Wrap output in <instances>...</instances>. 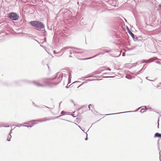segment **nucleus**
I'll list each match as a JSON object with an SVG mask.
<instances>
[{"label": "nucleus", "mask_w": 161, "mask_h": 161, "mask_svg": "<svg viewBox=\"0 0 161 161\" xmlns=\"http://www.w3.org/2000/svg\"><path fill=\"white\" fill-rule=\"evenodd\" d=\"M82 85H80L78 87H77V88H78L79 87Z\"/></svg>", "instance_id": "45"}, {"label": "nucleus", "mask_w": 161, "mask_h": 161, "mask_svg": "<svg viewBox=\"0 0 161 161\" xmlns=\"http://www.w3.org/2000/svg\"><path fill=\"white\" fill-rule=\"evenodd\" d=\"M122 56H125V54H124V53H123V54H122Z\"/></svg>", "instance_id": "49"}, {"label": "nucleus", "mask_w": 161, "mask_h": 161, "mask_svg": "<svg viewBox=\"0 0 161 161\" xmlns=\"http://www.w3.org/2000/svg\"><path fill=\"white\" fill-rule=\"evenodd\" d=\"M130 74H131L132 75H135L136 73H131Z\"/></svg>", "instance_id": "25"}, {"label": "nucleus", "mask_w": 161, "mask_h": 161, "mask_svg": "<svg viewBox=\"0 0 161 161\" xmlns=\"http://www.w3.org/2000/svg\"><path fill=\"white\" fill-rule=\"evenodd\" d=\"M125 77L126 78L129 79H132V78L131 77H129L126 76Z\"/></svg>", "instance_id": "24"}, {"label": "nucleus", "mask_w": 161, "mask_h": 161, "mask_svg": "<svg viewBox=\"0 0 161 161\" xmlns=\"http://www.w3.org/2000/svg\"><path fill=\"white\" fill-rule=\"evenodd\" d=\"M138 64V63H136V64Z\"/></svg>", "instance_id": "54"}, {"label": "nucleus", "mask_w": 161, "mask_h": 161, "mask_svg": "<svg viewBox=\"0 0 161 161\" xmlns=\"http://www.w3.org/2000/svg\"><path fill=\"white\" fill-rule=\"evenodd\" d=\"M11 138V134H9L7 137V140L8 141H10V139Z\"/></svg>", "instance_id": "21"}, {"label": "nucleus", "mask_w": 161, "mask_h": 161, "mask_svg": "<svg viewBox=\"0 0 161 161\" xmlns=\"http://www.w3.org/2000/svg\"><path fill=\"white\" fill-rule=\"evenodd\" d=\"M75 124L76 125H78L77 124H76V123H75Z\"/></svg>", "instance_id": "59"}, {"label": "nucleus", "mask_w": 161, "mask_h": 161, "mask_svg": "<svg viewBox=\"0 0 161 161\" xmlns=\"http://www.w3.org/2000/svg\"><path fill=\"white\" fill-rule=\"evenodd\" d=\"M34 40H35V41H36L37 42H38V43H40L38 42L36 40H35V39H34Z\"/></svg>", "instance_id": "41"}, {"label": "nucleus", "mask_w": 161, "mask_h": 161, "mask_svg": "<svg viewBox=\"0 0 161 161\" xmlns=\"http://www.w3.org/2000/svg\"><path fill=\"white\" fill-rule=\"evenodd\" d=\"M33 120H31V122L32 123V125H31L30 126H28L27 125H23V126L25 127H32L34 125H36L37 123V122H33Z\"/></svg>", "instance_id": "10"}, {"label": "nucleus", "mask_w": 161, "mask_h": 161, "mask_svg": "<svg viewBox=\"0 0 161 161\" xmlns=\"http://www.w3.org/2000/svg\"><path fill=\"white\" fill-rule=\"evenodd\" d=\"M140 108H141V107H140V108H138V109H139Z\"/></svg>", "instance_id": "56"}, {"label": "nucleus", "mask_w": 161, "mask_h": 161, "mask_svg": "<svg viewBox=\"0 0 161 161\" xmlns=\"http://www.w3.org/2000/svg\"><path fill=\"white\" fill-rule=\"evenodd\" d=\"M46 38L45 37L44 39V40L43 42H46Z\"/></svg>", "instance_id": "30"}, {"label": "nucleus", "mask_w": 161, "mask_h": 161, "mask_svg": "<svg viewBox=\"0 0 161 161\" xmlns=\"http://www.w3.org/2000/svg\"><path fill=\"white\" fill-rule=\"evenodd\" d=\"M101 54V53H98L97 54H96V55H94V56H93L92 57L89 58H85L80 59V60H87V59H90L94 58H95V57H97V56H99Z\"/></svg>", "instance_id": "8"}, {"label": "nucleus", "mask_w": 161, "mask_h": 161, "mask_svg": "<svg viewBox=\"0 0 161 161\" xmlns=\"http://www.w3.org/2000/svg\"><path fill=\"white\" fill-rule=\"evenodd\" d=\"M26 35L29 37L31 38H35L36 37V36L30 34H26Z\"/></svg>", "instance_id": "14"}, {"label": "nucleus", "mask_w": 161, "mask_h": 161, "mask_svg": "<svg viewBox=\"0 0 161 161\" xmlns=\"http://www.w3.org/2000/svg\"><path fill=\"white\" fill-rule=\"evenodd\" d=\"M127 30L128 33L132 37H134V36H135L130 31L128 27H127Z\"/></svg>", "instance_id": "11"}, {"label": "nucleus", "mask_w": 161, "mask_h": 161, "mask_svg": "<svg viewBox=\"0 0 161 161\" xmlns=\"http://www.w3.org/2000/svg\"><path fill=\"white\" fill-rule=\"evenodd\" d=\"M157 63L158 64H159V63H160V62L159 61H158L157 62Z\"/></svg>", "instance_id": "46"}, {"label": "nucleus", "mask_w": 161, "mask_h": 161, "mask_svg": "<svg viewBox=\"0 0 161 161\" xmlns=\"http://www.w3.org/2000/svg\"><path fill=\"white\" fill-rule=\"evenodd\" d=\"M69 53H70V54H72V52L71 50H70V51Z\"/></svg>", "instance_id": "37"}, {"label": "nucleus", "mask_w": 161, "mask_h": 161, "mask_svg": "<svg viewBox=\"0 0 161 161\" xmlns=\"http://www.w3.org/2000/svg\"><path fill=\"white\" fill-rule=\"evenodd\" d=\"M88 80H89V81H91V80H90V79H89Z\"/></svg>", "instance_id": "58"}, {"label": "nucleus", "mask_w": 161, "mask_h": 161, "mask_svg": "<svg viewBox=\"0 0 161 161\" xmlns=\"http://www.w3.org/2000/svg\"><path fill=\"white\" fill-rule=\"evenodd\" d=\"M146 78L147 79V80H150V81H153V80H150L148 79V78H147V77H146Z\"/></svg>", "instance_id": "35"}, {"label": "nucleus", "mask_w": 161, "mask_h": 161, "mask_svg": "<svg viewBox=\"0 0 161 161\" xmlns=\"http://www.w3.org/2000/svg\"><path fill=\"white\" fill-rule=\"evenodd\" d=\"M86 138H85V140H87V139H88V138H87V134L86 133Z\"/></svg>", "instance_id": "26"}, {"label": "nucleus", "mask_w": 161, "mask_h": 161, "mask_svg": "<svg viewBox=\"0 0 161 161\" xmlns=\"http://www.w3.org/2000/svg\"><path fill=\"white\" fill-rule=\"evenodd\" d=\"M73 53H83V51L81 50L79 51H73Z\"/></svg>", "instance_id": "16"}, {"label": "nucleus", "mask_w": 161, "mask_h": 161, "mask_svg": "<svg viewBox=\"0 0 161 161\" xmlns=\"http://www.w3.org/2000/svg\"><path fill=\"white\" fill-rule=\"evenodd\" d=\"M22 81V82L24 81V82H27V83H31V82H30L29 81H28V80H19V81H16L15 82V83L16 85H18V84L20 85V83H21V82Z\"/></svg>", "instance_id": "9"}, {"label": "nucleus", "mask_w": 161, "mask_h": 161, "mask_svg": "<svg viewBox=\"0 0 161 161\" xmlns=\"http://www.w3.org/2000/svg\"><path fill=\"white\" fill-rule=\"evenodd\" d=\"M156 58H150L148 60H143L141 61L142 63H148V62H151L153 61L154 60H156Z\"/></svg>", "instance_id": "6"}, {"label": "nucleus", "mask_w": 161, "mask_h": 161, "mask_svg": "<svg viewBox=\"0 0 161 161\" xmlns=\"http://www.w3.org/2000/svg\"><path fill=\"white\" fill-rule=\"evenodd\" d=\"M115 4V2H114L113 3H112V6H114Z\"/></svg>", "instance_id": "27"}, {"label": "nucleus", "mask_w": 161, "mask_h": 161, "mask_svg": "<svg viewBox=\"0 0 161 161\" xmlns=\"http://www.w3.org/2000/svg\"><path fill=\"white\" fill-rule=\"evenodd\" d=\"M68 76L69 77V80L71 78V74L69 71L65 69L63 71L62 73L59 72L56 74L55 76L53 78H52L51 80H55L54 83L55 85H56L60 82L63 77L66 78Z\"/></svg>", "instance_id": "1"}, {"label": "nucleus", "mask_w": 161, "mask_h": 161, "mask_svg": "<svg viewBox=\"0 0 161 161\" xmlns=\"http://www.w3.org/2000/svg\"><path fill=\"white\" fill-rule=\"evenodd\" d=\"M54 53H56L55 51H53Z\"/></svg>", "instance_id": "48"}, {"label": "nucleus", "mask_w": 161, "mask_h": 161, "mask_svg": "<svg viewBox=\"0 0 161 161\" xmlns=\"http://www.w3.org/2000/svg\"><path fill=\"white\" fill-rule=\"evenodd\" d=\"M128 111L125 112H120V113H113V114H106V115H114V114H121V113H124L130 112H135V111Z\"/></svg>", "instance_id": "12"}, {"label": "nucleus", "mask_w": 161, "mask_h": 161, "mask_svg": "<svg viewBox=\"0 0 161 161\" xmlns=\"http://www.w3.org/2000/svg\"><path fill=\"white\" fill-rule=\"evenodd\" d=\"M46 107L47 108H49V107H47V106H46Z\"/></svg>", "instance_id": "51"}, {"label": "nucleus", "mask_w": 161, "mask_h": 161, "mask_svg": "<svg viewBox=\"0 0 161 161\" xmlns=\"http://www.w3.org/2000/svg\"><path fill=\"white\" fill-rule=\"evenodd\" d=\"M106 78H111V77H113V76H107L106 77Z\"/></svg>", "instance_id": "33"}, {"label": "nucleus", "mask_w": 161, "mask_h": 161, "mask_svg": "<svg viewBox=\"0 0 161 161\" xmlns=\"http://www.w3.org/2000/svg\"><path fill=\"white\" fill-rule=\"evenodd\" d=\"M19 16L14 12H11L8 13L7 17L11 20L16 21L18 20L19 18Z\"/></svg>", "instance_id": "4"}, {"label": "nucleus", "mask_w": 161, "mask_h": 161, "mask_svg": "<svg viewBox=\"0 0 161 161\" xmlns=\"http://www.w3.org/2000/svg\"><path fill=\"white\" fill-rule=\"evenodd\" d=\"M60 103H59V107H60Z\"/></svg>", "instance_id": "53"}, {"label": "nucleus", "mask_w": 161, "mask_h": 161, "mask_svg": "<svg viewBox=\"0 0 161 161\" xmlns=\"http://www.w3.org/2000/svg\"><path fill=\"white\" fill-rule=\"evenodd\" d=\"M47 66H48V68H49V66H48V65H47Z\"/></svg>", "instance_id": "60"}, {"label": "nucleus", "mask_w": 161, "mask_h": 161, "mask_svg": "<svg viewBox=\"0 0 161 161\" xmlns=\"http://www.w3.org/2000/svg\"><path fill=\"white\" fill-rule=\"evenodd\" d=\"M27 124V125H29V123L28 122H26L24 124Z\"/></svg>", "instance_id": "36"}, {"label": "nucleus", "mask_w": 161, "mask_h": 161, "mask_svg": "<svg viewBox=\"0 0 161 161\" xmlns=\"http://www.w3.org/2000/svg\"><path fill=\"white\" fill-rule=\"evenodd\" d=\"M90 106H91V104H89V106H88V108H89V110H91V109H90Z\"/></svg>", "instance_id": "29"}, {"label": "nucleus", "mask_w": 161, "mask_h": 161, "mask_svg": "<svg viewBox=\"0 0 161 161\" xmlns=\"http://www.w3.org/2000/svg\"><path fill=\"white\" fill-rule=\"evenodd\" d=\"M35 86L38 87H44L51 83L54 85V82H48L44 79H42L37 81H34L31 82Z\"/></svg>", "instance_id": "2"}, {"label": "nucleus", "mask_w": 161, "mask_h": 161, "mask_svg": "<svg viewBox=\"0 0 161 161\" xmlns=\"http://www.w3.org/2000/svg\"><path fill=\"white\" fill-rule=\"evenodd\" d=\"M66 87L67 88H68V87L67 86H66Z\"/></svg>", "instance_id": "52"}, {"label": "nucleus", "mask_w": 161, "mask_h": 161, "mask_svg": "<svg viewBox=\"0 0 161 161\" xmlns=\"http://www.w3.org/2000/svg\"><path fill=\"white\" fill-rule=\"evenodd\" d=\"M160 152H161V151H160L159 153V159H160V161H161V159H160Z\"/></svg>", "instance_id": "28"}, {"label": "nucleus", "mask_w": 161, "mask_h": 161, "mask_svg": "<svg viewBox=\"0 0 161 161\" xmlns=\"http://www.w3.org/2000/svg\"><path fill=\"white\" fill-rule=\"evenodd\" d=\"M9 127V125H0V127Z\"/></svg>", "instance_id": "23"}, {"label": "nucleus", "mask_w": 161, "mask_h": 161, "mask_svg": "<svg viewBox=\"0 0 161 161\" xmlns=\"http://www.w3.org/2000/svg\"><path fill=\"white\" fill-rule=\"evenodd\" d=\"M30 23L35 29H44L45 28V25L40 21H32L30 22Z\"/></svg>", "instance_id": "3"}, {"label": "nucleus", "mask_w": 161, "mask_h": 161, "mask_svg": "<svg viewBox=\"0 0 161 161\" xmlns=\"http://www.w3.org/2000/svg\"><path fill=\"white\" fill-rule=\"evenodd\" d=\"M71 101L74 104V103L73 101V100H71Z\"/></svg>", "instance_id": "40"}, {"label": "nucleus", "mask_w": 161, "mask_h": 161, "mask_svg": "<svg viewBox=\"0 0 161 161\" xmlns=\"http://www.w3.org/2000/svg\"><path fill=\"white\" fill-rule=\"evenodd\" d=\"M78 127H80L83 131H84V130L80 128V127L79 125H78Z\"/></svg>", "instance_id": "42"}, {"label": "nucleus", "mask_w": 161, "mask_h": 161, "mask_svg": "<svg viewBox=\"0 0 161 161\" xmlns=\"http://www.w3.org/2000/svg\"><path fill=\"white\" fill-rule=\"evenodd\" d=\"M69 48H70V49H78V48H77L73 47H65L64 48H63V49H61V50L62 51H63L65 50H67Z\"/></svg>", "instance_id": "7"}, {"label": "nucleus", "mask_w": 161, "mask_h": 161, "mask_svg": "<svg viewBox=\"0 0 161 161\" xmlns=\"http://www.w3.org/2000/svg\"><path fill=\"white\" fill-rule=\"evenodd\" d=\"M83 107V106H82L81 108H79L78 109V110H80L81 108H82Z\"/></svg>", "instance_id": "39"}, {"label": "nucleus", "mask_w": 161, "mask_h": 161, "mask_svg": "<svg viewBox=\"0 0 161 161\" xmlns=\"http://www.w3.org/2000/svg\"><path fill=\"white\" fill-rule=\"evenodd\" d=\"M62 116V115H59V116H57L55 117H54V118H53L52 117H50L51 118V120H53V119H57V118H58L59 117H61Z\"/></svg>", "instance_id": "19"}, {"label": "nucleus", "mask_w": 161, "mask_h": 161, "mask_svg": "<svg viewBox=\"0 0 161 161\" xmlns=\"http://www.w3.org/2000/svg\"><path fill=\"white\" fill-rule=\"evenodd\" d=\"M88 77H86V78H88Z\"/></svg>", "instance_id": "57"}, {"label": "nucleus", "mask_w": 161, "mask_h": 161, "mask_svg": "<svg viewBox=\"0 0 161 161\" xmlns=\"http://www.w3.org/2000/svg\"><path fill=\"white\" fill-rule=\"evenodd\" d=\"M12 130H13V129H11V130H10V133H9V134H11L12 133Z\"/></svg>", "instance_id": "34"}, {"label": "nucleus", "mask_w": 161, "mask_h": 161, "mask_svg": "<svg viewBox=\"0 0 161 161\" xmlns=\"http://www.w3.org/2000/svg\"><path fill=\"white\" fill-rule=\"evenodd\" d=\"M103 69H101L100 70V72H102L105 70H108L109 71L111 70V69L109 68H104Z\"/></svg>", "instance_id": "17"}, {"label": "nucleus", "mask_w": 161, "mask_h": 161, "mask_svg": "<svg viewBox=\"0 0 161 161\" xmlns=\"http://www.w3.org/2000/svg\"><path fill=\"white\" fill-rule=\"evenodd\" d=\"M51 120V118H44L42 119H40L38 120H33V122H45L47 121L50 120Z\"/></svg>", "instance_id": "5"}, {"label": "nucleus", "mask_w": 161, "mask_h": 161, "mask_svg": "<svg viewBox=\"0 0 161 161\" xmlns=\"http://www.w3.org/2000/svg\"><path fill=\"white\" fill-rule=\"evenodd\" d=\"M137 46H133V47H127V49L128 50H129V51L131 50H134V49H135V48Z\"/></svg>", "instance_id": "15"}, {"label": "nucleus", "mask_w": 161, "mask_h": 161, "mask_svg": "<svg viewBox=\"0 0 161 161\" xmlns=\"http://www.w3.org/2000/svg\"><path fill=\"white\" fill-rule=\"evenodd\" d=\"M72 116L73 117H75V116H74V115H72Z\"/></svg>", "instance_id": "47"}, {"label": "nucleus", "mask_w": 161, "mask_h": 161, "mask_svg": "<svg viewBox=\"0 0 161 161\" xmlns=\"http://www.w3.org/2000/svg\"><path fill=\"white\" fill-rule=\"evenodd\" d=\"M142 69H141L140 71H138L136 73L135 75H137L140 74V72L142 71Z\"/></svg>", "instance_id": "22"}, {"label": "nucleus", "mask_w": 161, "mask_h": 161, "mask_svg": "<svg viewBox=\"0 0 161 161\" xmlns=\"http://www.w3.org/2000/svg\"><path fill=\"white\" fill-rule=\"evenodd\" d=\"M112 1V0H110L109 1V3L110 4H111V2Z\"/></svg>", "instance_id": "38"}, {"label": "nucleus", "mask_w": 161, "mask_h": 161, "mask_svg": "<svg viewBox=\"0 0 161 161\" xmlns=\"http://www.w3.org/2000/svg\"><path fill=\"white\" fill-rule=\"evenodd\" d=\"M159 121V119H158V127H159V123H158Z\"/></svg>", "instance_id": "32"}, {"label": "nucleus", "mask_w": 161, "mask_h": 161, "mask_svg": "<svg viewBox=\"0 0 161 161\" xmlns=\"http://www.w3.org/2000/svg\"><path fill=\"white\" fill-rule=\"evenodd\" d=\"M23 125H17L16 126H18V127H20V126H23Z\"/></svg>", "instance_id": "31"}, {"label": "nucleus", "mask_w": 161, "mask_h": 161, "mask_svg": "<svg viewBox=\"0 0 161 161\" xmlns=\"http://www.w3.org/2000/svg\"><path fill=\"white\" fill-rule=\"evenodd\" d=\"M144 107L145 108H142L141 109V110H140V112L142 113H143L144 112H145V110L146 108V106H144Z\"/></svg>", "instance_id": "20"}, {"label": "nucleus", "mask_w": 161, "mask_h": 161, "mask_svg": "<svg viewBox=\"0 0 161 161\" xmlns=\"http://www.w3.org/2000/svg\"><path fill=\"white\" fill-rule=\"evenodd\" d=\"M69 57H70V58H71V57H72V56H70V55H69Z\"/></svg>", "instance_id": "50"}, {"label": "nucleus", "mask_w": 161, "mask_h": 161, "mask_svg": "<svg viewBox=\"0 0 161 161\" xmlns=\"http://www.w3.org/2000/svg\"><path fill=\"white\" fill-rule=\"evenodd\" d=\"M158 137L161 138V134L159 133H156L155 134L154 137Z\"/></svg>", "instance_id": "13"}, {"label": "nucleus", "mask_w": 161, "mask_h": 161, "mask_svg": "<svg viewBox=\"0 0 161 161\" xmlns=\"http://www.w3.org/2000/svg\"><path fill=\"white\" fill-rule=\"evenodd\" d=\"M158 85H159V86L161 85V82H160Z\"/></svg>", "instance_id": "43"}, {"label": "nucleus", "mask_w": 161, "mask_h": 161, "mask_svg": "<svg viewBox=\"0 0 161 161\" xmlns=\"http://www.w3.org/2000/svg\"><path fill=\"white\" fill-rule=\"evenodd\" d=\"M64 111H62L61 112V114H63V113H64Z\"/></svg>", "instance_id": "44"}, {"label": "nucleus", "mask_w": 161, "mask_h": 161, "mask_svg": "<svg viewBox=\"0 0 161 161\" xmlns=\"http://www.w3.org/2000/svg\"><path fill=\"white\" fill-rule=\"evenodd\" d=\"M132 38L133 39L134 41L135 42L140 41L141 40H140L138 39V38L135 37V36H134V37H132Z\"/></svg>", "instance_id": "18"}, {"label": "nucleus", "mask_w": 161, "mask_h": 161, "mask_svg": "<svg viewBox=\"0 0 161 161\" xmlns=\"http://www.w3.org/2000/svg\"><path fill=\"white\" fill-rule=\"evenodd\" d=\"M53 108H54V107L53 108H51V109H53Z\"/></svg>", "instance_id": "55"}]
</instances>
